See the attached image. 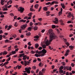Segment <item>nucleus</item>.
Segmentation results:
<instances>
[{"label": "nucleus", "mask_w": 75, "mask_h": 75, "mask_svg": "<svg viewBox=\"0 0 75 75\" xmlns=\"http://www.w3.org/2000/svg\"><path fill=\"white\" fill-rule=\"evenodd\" d=\"M39 67H42V66H43V65H44V64H42L41 63H39Z\"/></svg>", "instance_id": "nucleus-22"}, {"label": "nucleus", "mask_w": 75, "mask_h": 75, "mask_svg": "<svg viewBox=\"0 0 75 75\" xmlns=\"http://www.w3.org/2000/svg\"><path fill=\"white\" fill-rule=\"evenodd\" d=\"M7 54V52H6V51H4L3 53V55H4V54Z\"/></svg>", "instance_id": "nucleus-30"}, {"label": "nucleus", "mask_w": 75, "mask_h": 75, "mask_svg": "<svg viewBox=\"0 0 75 75\" xmlns=\"http://www.w3.org/2000/svg\"><path fill=\"white\" fill-rule=\"evenodd\" d=\"M37 61V59H35L33 60V62H34V63H35Z\"/></svg>", "instance_id": "nucleus-55"}, {"label": "nucleus", "mask_w": 75, "mask_h": 75, "mask_svg": "<svg viewBox=\"0 0 75 75\" xmlns=\"http://www.w3.org/2000/svg\"><path fill=\"white\" fill-rule=\"evenodd\" d=\"M45 71V69H42V72L43 73H44Z\"/></svg>", "instance_id": "nucleus-35"}, {"label": "nucleus", "mask_w": 75, "mask_h": 75, "mask_svg": "<svg viewBox=\"0 0 75 75\" xmlns=\"http://www.w3.org/2000/svg\"><path fill=\"white\" fill-rule=\"evenodd\" d=\"M38 6H39V5L38 4H36L35 5V7L36 8H38Z\"/></svg>", "instance_id": "nucleus-20"}, {"label": "nucleus", "mask_w": 75, "mask_h": 75, "mask_svg": "<svg viewBox=\"0 0 75 75\" xmlns=\"http://www.w3.org/2000/svg\"><path fill=\"white\" fill-rule=\"evenodd\" d=\"M3 11H7V10H8V8H4L3 9Z\"/></svg>", "instance_id": "nucleus-28"}, {"label": "nucleus", "mask_w": 75, "mask_h": 75, "mask_svg": "<svg viewBox=\"0 0 75 75\" xmlns=\"http://www.w3.org/2000/svg\"><path fill=\"white\" fill-rule=\"evenodd\" d=\"M38 24L39 25H41V22H38Z\"/></svg>", "instance_id": "nucleus-61"}, {"label": "nucleus", "mask_w": 75, "mask_h": 75, "mask_svg": "<svg viewBox=\"0 0 75 75\" xmlns=\"http://www.w3.org/2000/svg\"><path fill=\"white\" fill-rule=\"evenodd\" d=\"M63 68H64V67H63V66H62L59 68V70H62V69H63Z\"/></svg>", "instance_id": "nucleus-24"}, {"label": "nucleus", "mask_w": 75, "mask_h": 75, "mask_svg": "<svg viewBox=\"0 0 75 75\" xmlns=\"http://www.w3.org/2000/svg\"><path fill=\"white\" fill-rule=\"evenodd\" d=\"M14 25H15V27H17V22H16L15 23Z\"/></svg>", "instance_id": "nucleus-59"}, {"label": "nucleus", "mask_w": 75, "mask_h": 75, "mask_svg": "<svg viewBox=\"0 0 75 75\" xmlns=\"http://www.w3.org/2000/svg\"><path fill=\"white\" fill-rule=\"evenodd\" d=\"M67 23L68 24H69V23H71V21H68L67 22Z\"/></svg>", "instance_id": "nucleus-56"}, {"label": "nucleus", "mask_w": 75, "mask_h": 75, "mask_svg": "<svg viewBox=\"0 0 75 75\" xmlns=\"http://www.w3.org/2000/svg\"><path fill=\"white\" fill-rule=\"evenodd\" d=\"M33 29L35 31H36L38 30V27L37 26H35L33 27Z\"/></svg>", "instance_id": "nucleus-14"}, {"label": "nucleus", "mask_w": 75, "mask_h": 75, "mask_svg": "<svg viewBox=\"0 0 75 75\" xmlns=\"http://www.w3.org/2000/svg\"><path fill=\"white\" fill-rule=\"evenodd\" d=\"M31 53H32V54H34V53H35V52H34V51H33V50H32V51H31Z\"/></svg>", "instance_id": "nucleus-51"}, {"label": "nucleus", "mask_w": 75, "mask_h": 75, "mask_svg": "<svg viewBox=\"0 0 75 75\" xmlns=\"http://www.w3.org/2000/svg\"><path fill=\"white\" fill-rule=\"evenodd\" d=\"M28 44L29 46H31V44L30 42H29L28 43Z\"/></svg>", "instance_id": "nucleus-53"}, {"label": "nucleus", "mask_w": 75, "mask_h": 75, "mask_svg": "<svg viewBox=\"0 0 75 75\" xmlns=\"http://www.w3.org/2000/svg\"><path fill=\"white\" fill-rule=\"evenodd\" d=\"M59 21L61 23H62L63 22V21L61 19L59 20Z\"/></svg>", "instance_id": "nucleus-41"}, {"label": "nucleus", "mask_w": 75, "mask_h": 75, "mask_svg": "<svg viewBox=\"0 0 75 75\" xmlns=\"http://www.w3.org/2000/svg\"><path fill=\"white\" fill-rule=\"evenodd\" d=\"M5 1V0H1V4H2V5H4V2Z\"/></svg>", "instance_id": "nucleus-12"}, {"label": "nucleus", "mask_w": 75, "mask_h": 75, "mask_svg": "<svg viewBox=\"0 0 75 75\" xmlns=\"http://www.w3.org/2000/svg\"><path fill=\"white\" fill-rule=\"evenodd\" d=\"M10 15L11 16H12V17L14 16V15H13V13H10Z\"/></svg>", "instance_id": "nucleus-47"}, {"label": "nucleus", "mask_w": 75, "mask_h": 75, "mask_svg": "<svg viewBox=\"0 0 75 75\" xmlns=\"http://www.w3.org/2000/svg\"><path fill=\"white\" fill-rule=\"evenodd\" d=\"M25 71H23V72L26 73V72L28 74H30V70L28 68L26 67L25 69Z\"/></svg>", "instance_id": "nucleus-4"}, {"label": "nucleus", "mask_w": 75, "mask_h": 75, "mask_svg": "<svg viewBox=\"0 0 75 75\" xmlns=\"http://www.w3.org/2000/svg\"><path fill=\"white\" fill-rule=\"evenodd\" d=\"M35 46L36 48H37L39 46V45L38 44V43L35 44Z\"/></svg>", "instance_id": "nucleus-19"}, {"label": "nucleus", "mask_w": 75, "mask_h": 75, "mask_svg": "<svg viewBox=\"0 0 75 75\" xmlns=\"http://www.w3.org/2000/svg\"><path fill=\"white\" fill-rule=\"evenodd\" d=\"M71 67H74V66L75 65L74 64H73V63H71Z\"/></svg>", "instance_id": "nucleus-48"}, {"label": "nucleus", "mask_w": 75, "mask_h": 75, "mask_svg": "<svg viewBox=\"0 0 75 75\" xmlns=\"http://www.w3.org/2000/svg\"><path fill=\"white\" fill-rule=\"evenodd\" d=\"M66 44L68 47L69 46V43L66 42Z\"/></svg>", "instance_id": "nucleus-44"}, {"label": "nucleus", "mask_w": 75, "mask_h": 75, "mask_svg": "<svg viewBox=\"0 0 75 75\" xmlns=\"http://www.w3.org/2000/svg\"><path fill=\"white\" fill-rule=\"evenodd\" d=\"M4 17V15L3 14L2 15H1L0 16V17L1 18H3V17Z\"/></svg>", "instance_id": "nucleus-52"}, {"label": "nucleus", "mask_w": 75, "mask_h": 75, "mask_svg": "<svg viewBox=\"0 0 75 75\" xmlns=\"http://www.w3.org/2000/svg\"><path fill=\"white\" fill-rule=\"evenodd\" d=\"M35 56H36V57H37V58H38V56H39V55L37 54H35Z\"/></svg>", "instance_id": "nucleus-39"}, {"label": "nucleus", "mask_w": 75, "mask_h": 75, "mask_svg": "<svg viewBox=\"0 0 75 75\" xmlns=\"http://www.w3.org/2000/svg\"><path fill=\"white\" fill-rule=\"evenodd\" d=\"M42 47L43 48H46V45L45 44H44L42 46Z\"/></svg>", "instance_id": "nucleus-26"}, {"label": "nucleus", "mask_w": 75, "mask_h": 75, "mask_svg": "<svg viewBox=\"0 0 75 75\" xmlns=\"http://www.w3.org/2000/svg\"><path fill=\"white\" fill-rule=\"evenodd\" d=\"M69 47L70 48V50H73V49L74 48V46H69Z\"/></svg>", "instance_id": "nucleus-17"}, {"label": "nucleus", "mask_w": 75, "mask_h": 75, "mask_svg": "<svg viewBox=\"0 0 75 75\" xmlns=\"http://www.w3.org/2000/svg\"><path fill=\"white\" fill-rule=\"evenodd\" d=\"M25 66H27V65H28L29 63H28V61H24Z\"/></svg>", "instance_id": "nucleus-8"}, {"label": "nucleus", "mask_w": 75, "mask_h": 75, "mask_svg": "<svg viewBox=\"0 0 75 75\" xmlns=\"http://www.w3.org/2000/svg\"><path fill=\"white\" fill-rule=\"evenodd\" d=\"M24 8L21 7H20V8L18 9V11H20V13H22L24 11Z\"/></svg>", "instance_id": "nucleus-5"}, {"label": "nucleus", "mask_w": 75, "mask_h": 75, "mask_svg": "<svg viewBox=\"0 0 75 75\" xmlns=\"http://www.w3.org/2000/svg\"><path fill=\"white\" fill-rule=\"evenodd\" d=\"M71 13H69L67 15V17H68V18H71Z\"/></svg>", "instance_id": "nucleus-9"}, {"label": "nucleus", "mask_w": 75, "mask_h": 75, "mask_svg": "<svg viewBox=\"0 0 75 75\" xmlns=\"http://www.w3.org/2000/svg\"><path fill=\"white\" fill-rule=\"evenodd\" d=\"M47 37H46L45 38V40L44 42V44H45L46 45V46H48L50 44V42H49V41L48 39H47Z\"/></svg>", "instance_id": "nucleus-3"}, {"label": "nucleus", "mask_w": 75, "mask_h": 75, "mask_svg": "<svg viewBox=\"0 0 75 75\" xmlns=\"http://www.w3.org/2000/svg\"><path fill=\"white\" fill-rule=\"evenodd\" d=\"M55 4H58V2L56 1H54Z\"/></svg>", "instance_id": "nucleus-64"}, {"label": "nucleus", "mask_w": 75, "mask_h": 75, "mask_svg": "<svg viewBox=\"0 0 75 75\" xmlns=\"http://www.w3.org/2000/svg\"><path fill=\"white\" fill-rule=\"evenodd\" d=\"M28 16H30V17H31V16H32V12L30 13L28 15Z\"/></svg>", "instance_id": "nucleus-25"}, {"label": "nucleus", "mask_w": 75, "mask_h": 75, "mask_svg": "<svg viewBox=\"0 0 75 75\" xmlns=\"http://www.w3.org/2000/svg\"><path fill=\"white\" fill-rule=\"evenodd\" d=\"M54 1H52V3H50V6H51V5H52V4H54Z\"/></svg>", "instance_id": "nucleus-38"}, {"label": "nucleus", "mask_w": 75, "mask_h": 75, "mask_svg": "<svg viewBox=\"0 0 75 75\" xmlns=\"http://www.w3.org/2000/svg\"><path fill=\"white\" fill-rule=\"evenodd\" d=\"M16 52L15 51H12L11 52V54H15Z\"/></svg>", "instance_id": "nucleus-36"}, {"label": "nucleus", "mask_w": 75, "mask_h": 75, "mask_svg": "<svg viewBox=\"0 0 75 75\" xmlns=\"http://www.w3.org/2000/svg\"><path fill=\"white\" fill-rule=\"evenodd\" d=\"M42 8V7L41 6H40V8H39L38 11L40 12V11H41V8Z\"/></svg>", "instance_id": "nucleus-45"}, {"label": "nucleus", "mask_w": 75, "mask_h": 75, "mask_svg": "<svg viewBox=\"0 0 75 75\" xmlns=\"http://www.w3.org/2000/svg\"><path fill=\"white\" fill-rule=\"evenodd\" d=\"M8 63H9V62H5L2 65L1 67H4V65H6V64H8Z\"/></svg>", "instance_id": "nucleus-18"}, {"label": "nucleus", "mask_w": 75, "mask_h": 75, "mask_svg": "<svg viewBox=\"0 0 75 75\" xmlns=\"http://www.w3.org/2000/svg\"><path fill=\"white\" fill-rule=\"evenodd\" d=\"M55 21H53V22L54 23V24H58V18H55Z\"/></svg>", "instance_id": "nucleus-7"}, {"label": "nucleus", "mask_w": 75, "mask_h": 75, "mask_svg": "<svg viewBox=\"0 0 75 75\" xmlns=\"http://www.w3.org/2000/svg\"><path fill=\"white\" fill-rule=\"evenodd\" d=\"M55 27H56V26H55V25H52V28H55Z\"/></svg>", "instance_id": "nucleus-32"}, {"label": "nucleus", "mask_w": 75, "mask_h": 75, "mask_svg": "<svg viewBox=\"0 0 75 75\" xmlns=\"http://www.w3.org/2000/svg\"><path fill=\"white\" fill-rule=\"evenodd\" d=\"M42 49V47H40L38 48V50H41Z\"/></svg>", "instance_id": "nucleus-54"}, {"label": "nucleus", "mask_w": 75, "mask_h": 75, "mask_svg": "<svg viewBox=\"0 0 75 75\" xmlns=\"http://www.w3.org/2000/svg\"><path fill=\"white\" fill-rule=\"evenodd\" d=\"M34 0H31L30 2L31 3H33V2H34Z\"/></svg>", "instance_id": "nucleus-58"}, {"label": "nucleus", "mask_w": 75, "mask_h": 75, "mask_svg": "<svg viewBox=\"0 0 75 75\" xmlns=\"http://www.w3.org/2000/svg\"><path fill=\"white\" fill-rule=\"evenodd\" d=\"M36 53L37 54H42V53H43L41 54V57H43V56H44V55H45V54H46V53H47V50H45V49H44L40 52H38V50H37Z\"/></svg>", "instance_id": "nucleus-2"}, {"label": "nucleus", "mask_w": 75, "mask_h": 75, "mask_svg": "<svg viewBox=\"0 0 75 75\" xmlns=\"http://www.w3.org/2000/svg\"><path fill=\"white\" fill-rule=\"evenodd\" d=\"M27 25L26 24L25 25H23L21 26V28H22V30H24L26 27H27Z\"/></svg>", "instance_id": "nucleus-6"}, {"label": "nucleus", "mask_w": 75, "mask_h": 75, "mask_svg": "<svg viewBox=\"0 0 75 75\" xmlns=\"http://www.w3.org/2000/svg\"><path fill=\"white\" fill-rule=\"evenodd\" d=\"M48 35L50 37V42H51L53 40V39H55V38L57 37L55 34L52 32V29H50L49 30Z\"/></svg>", "instance_id": "nucleus-1"}, {"label": "nucleus", "mask_w": 75, "mask_h": 75, "mask_svg": "<svg viewBox=\"0 0 75 75\" xmlns=\"http://www.w3.org/2000/svg\"><path fill=\"white\" fill-rule=\"evenodd\" d=\"M7 13V12H4L3 13L4 14H6Z\"/></svg>", "instance_id": "nucleus-60"}, {"label": "nucleus", "mask_w": 75, "mask_h": 75, "mask_svg": "<svg viewBox=\"0 0 75 75\" xmlns=\"http://www.w3.org/2000/svg\"><path fill=\"white\" fill-rule=\"evenodd\" d=\"M28 31H31V27H29L28 28Z\"/></svg>", "instance_id": "nucleus-29"}, {"label": "nucleus", "mask_w": 75, "mask_h": 75, "mask_svg": "<svg viewBox=\"0 0 75 75\" xmlns=\"http://www.w3.org/2000/svg\"><path fill=\"white\" fill-rule=\"evenodd\" d=\"M17 67H18V69H20L21 68V66H19V65H18L17 66Z\"/></svg>", "instance_id": "nucleus-31"}, {"label": "nucleus", "mask_w": 75, "mask_h": 75, "mask_svg": "<svg viewBox=\"0 0 75 75\" xmlns=\"http://www.w3.org/2000/svg\"><path fill=\"white\" fill-rule=\"evenodd\" d=\"M11 6H12L11 5H10L7 7V8H10V7H11Z\"/></svg>", "instance_id": "nucleus-57"}, {"label": "nucleus", "mask_w": 75, "mask_h": 75, "mask_svg": "<svg viewBox=\"0 0 75 75\" xmlns=\"http://www.w3.org/2000/svg\"><path fill=\"white\" fill-rule=\"evenodd\" d=\"M32 68L33 69H37V67L35 66H33V67Z\"/></svg>", "instance_id": "nucleus-33"}, {"label": "nucleus", "mask_w": 75, "mask_h": 75, "mask_svg": "<svg viewBox=\"0 0 75 75\" xmlns=\"http://www.w3.org/2000/svg\"><path fill=\"white\" fill-rule=\"evenodd\" d=\"M27 56L26 55H24L23 56V60H26V59H27Z\"/></svg>", "instance_id": "nucleus-10"}, {"label": "nucleus", "mask_w": 75, "mask_h": 75, "mask_svg": "<svg viewBox=\"0 0 75 75\" xmlns=\"http://www.w3.org/2000/svg\"><path fill=\"white\" fill-rule=\"evenodd\" d=\"M63 72L64 71L63 70H59V72H61V73H62V74H63Z\"/></svg>", "instance_id": "nucleus-42"}, {"label": "nucleus", "mask_w": 75, "mask_h": 75, "mask_svg": "<svg viewBox=\"0 0 75 75\" xmlns=\"http://www.w3.org/2000/svg\"><path fill=\"white\" fill-rule=\"evenodd\" d=\"M34 38H37L38 39V38H39V36L38 35H36V36H35L34 37Z\"/></svg>", "instance_id": "nucleus-27"}, {"label": "nucleus", "mask_w": 75, "mask_h": 75, "mask_svg": "<svg viewBox=\"0 0 75 75\" xmlns=\"http://www.w3.org/2000/svg\"><path fill=\"white\" fill-rule=\"evenodd\" d=\"M44 11H47L48 10V8L47 7H44L43 8Z\"/></svg>", "instance_id": "nucleus-23"}, {"label": "nucleus", "mask_w": 75, "mask_h": 75, "mask_svg": "<svg viewBox=\"0 0 75 75\" xmlns=\"http://www.w3.org/2000/svg\"><path fill=\"white\" fill-rule=\"evenodd\" d=\"M3 33V30H0V34H2Z\"/></svg>", "instance_id": "nucleus-46"}, {"label": "nucleus", "mask_w": 75, "mask_h": 75, "mask_svg": "<svg viewBox=\"0 0 75 75\" xmlns=\"http://www.w3.org/2000/svg\"><path fill=\"white\" fill-rule=\"evenodd\" d=\"M61 6H62V8H63L64 9H65V7L64 4H63L62 3H61Z\"/></svg>", "instance_id": "nucleus-16"}, {"label": "nucleus", "mask_w": 75, "mask_h": 75, "mask_svg": "<svg viewBox=\"0 0 75 75\" xmlns=\"http://www.w3.org/2000/svg\"><path fill=\"white\" fill-rule=\"evenodd\" d=\"M46 5H50V4H51V2H48L45 4Z\"/></svg>", "instance_id": "nucleus-34"}, {"label": "nucleus", "mask_w": 75, "mask_h": 75, "mask_svg": "<svg viewBox=\"0 0 75 75\" xmlns=\"http://www.w3.org/2000/svg\"><path fill=\"white\" fill-rule=\"evenodd\" d=\"M39 74H40V75H43V73H42V72L41 71H39Z\"/></svg>", "instance_id": "nucleus-37"}, {"label": "nucleus", "mask_w": 75, "mask_h": 75, "mask_svg": "<svg viewBox=\"0 0 75 75\" xmlns=\"http://www.w3.org/2000/svg\"><path fill=\"white\" fill-rule=\"evenodd\" d=\"M69 69L70 71H71L72 69V68H71V67L70 66L69 67Z\"/></svg>", "instance_id": "nucleus-49"}, {"label": "nucleus", "mask_w": 75, "mask_h": 75, "mask_svg": "<svg viewBox=\"0 0 75 75\" xmlns=\"http://www.w3.org/2000/svg\"><path fill=\"white\" fill-rule=\"evenodd\" d=\"M24 55H25V54L24 53H23V54H19V58H21V57H23Z\"/></svg>", "instance_id": "nucleus-11"}, {"label": "nucleus", "mask_w": 75, "mask_h": 75, "mask_svg": "<svg viewBox=\"0 0 75 75\" xmlns=\"http://www.w3.org/2000/svg\"><path fill=\"white\" fill-rule=\"evenodd\" d=\"M34 25H37L38 24V23H34Z\"/></svg>", "instance_id": "nucleus-63"}, {"label": "nucleus", "mask_w": 75, "mask_h": 75, "mask_svg": "<svg viewBox=\"0 0 75 75\" xmlns=\"http://www.w3.org/2000/svg\"><path fill=\"white\" fill-rule=\"evenodd\" d=\"M13 3V1H12L10 0L8 2H7V4H8V5H9L10 4L8 3H10V4H11V3Z\"/></svg>", "instance_id": "nucleus-15"}, {"label": "nucleus", "mask_w": 75, "mask_h": 75, "mask_svg": "<svg viewBox=\"0 0 75 75\" xmlns=\"http://www.w3.org/2000/svg\"><path fill=\"white\" fill-rule=\"evenodd\" d=\"M30 11H35V10H34L33 9H30Z\"/></svg>", "instance_id": "nucleus-50"}, {"label": "nucleus", "mask_w": 75, "mask_h": 75, "mask_svg": "<svg viewBox=\"0 0 75 75\" xmlns=\"http://www.w3.org/2000/svg\"><path fill=\"white\" fill-rule=\"evenodd\" d=\"M5 61H6V59H4L2 60V61L1 62H4Z\"/></svg>", "instance_id": "nucleus-62"}, {"label": "nucleus", "mask_w": 75, "mask_h": 75, "mask_svg": "<svg viewBox=\"0 0 75 75\" xmlns=\"http://www.w3.org/2000/svg\"><path fill=\"white\" fill-rule=\"evenodd\" d=\"M33 25V22H30V26H32Z\"/></svg>", "instance_id": "nucleus-40"}, {"label": "nucleus", "mask_w": 75, "mask_h": 75, "mask_svg": "<svg viewBox=\"0 0 75 75\" xmlns=\"http://www.w3.org/2000/svg\"><path fill=\"white\" fill-rule=\"evenodd\" d=\"M8 39H6V40H5V43H8Z\"/></svg>", "instance_id": "nucleus-43"}, {"label": "nucleus", "mask_w": 75, "mask_h": 75, "mask_svg": "<svg viewBox=\"0 0 75 75\" xmlns=\"http://www.w3.org/2000/svg\"><path fill=\"white\" fill-rule=\"evenodd\" d=\"M26 35H27V36H30V35H31V33H30V32L27 33H26Z\"/></svg>", "instance_id": "nucleus-21"}, {"label": "nucleus", "mask_w": 75, "mask_h": 75, "mask_svg": "<svg viewBox=\"0 0 75 75\" xmlns=\"http://www.w3.org/2000/svg\"><path fill=\"white\" fill-rule=\"evenodd\" d=\"M64 69H67L68 71L69 70V66L64 67Z\"/></svg>", "instance_id": "nucleus-13"}]
</instances>
